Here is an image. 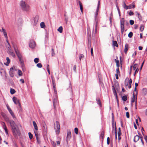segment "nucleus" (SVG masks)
Returning <instances> with one entry per match:
<instances>
[{"mask_svg":"<svg viewBox=\"0 0 147 147\" xmlns=\"http://www.w3.org/2000/svg\"><path fill=\"white\" fill-rule=\"evenodd\" d=\"M53 102L54 107L55 109L56 106L58 105V100L57 98H55L53 99Z\"/></svg>","mask_w":147,"mask_h":147,"instance_id":"nucleus-10","label":"nucleus"},{"mask_svg":"<svg viewBox=\"0 0 147 147\" xmlns=\"http://www.w3.org/2000/svg\"><path fill=\"white\" fill-rule=\"evenodd\" d=\"M116 72L117 74H120V71H119V67H117V68L116 69Z\"/></svg>","mask_w":147,"mask_h":147,"instance_id":"nucleus-56","label":"nucleus"},{"mask_svg":"<svg viewBox=\"0 0 147 147\" xmlns=\"http://www.w3.org/2000/svg\"><path fill=\"white\" fill-rule=\"evenodd\" d=\"M66 88L70 91L71 94L72 95V87L71 86V84L69 83V84L66 85L65 86Z\"/></svg>","mask_w":147,"mask_h":147,"instance_id":"nucleus-4","label":"nucleus"},{"mask_svg":"<svg viewBox=\"0 0 147 147\" xmlns=\"http://www.w3.org/2000/svg\"><path fill=\"white\" fill-rule=\"evenodd\" d=\"M36 66L37 67H38L39 68H41L42 67V65L41 63H38Z\"/></svg>","mask_w":147,"mask_h":147,"instance_id":"nucleus-48","label":"nucleus"},{"mask_svg":"<svg viewBox=\"0 0 147 147\" xmlns=\"http://www.w3.org/2000/svg\"><path fill=\"white\" fill-rule=\"evenodd\" d=\"M138 86V84L137 83H135V88L134 89V91H136V90H137L136 87H137Z\"/></svg>","mask_w":147,"mask_h":147,"instance_id":"nucleus-49","label":"nucleus"},{"mask_svg":"<svg viewBox=\"0 0 147 147\" xmlns=\"http://www.w3.org/2000/svg\"><path fill=\"white\" fill-rule=\"evenodd\" d=\"M112 88L113 92V93H114V95L115 96H117V94L116 91L115 90V88L114 86H112Z\"/></svg>","mask_w":147,"mask_h":147,"instance_id":"nucleus-21","label":"nucleus"},{"mask_svg":"<svg viewBox=\"0 0 147 147\" xmlns=\"http://www.w3.org/2000/svg\"><path fill=\"white\" fill-rule=\"evenodd\" d=\"M121 134V131H118L117 133L118 136H120Z\"/></svg>","mask_w":147,"mask_h":147,"instance_id":"nucleus-62","label":"nucleus"},{"mask_svg":"<svg viewBox=\"0 0 147 147\" xmlns=\"http://www.w3.org/2000/svg\"><path fill=\"white\" fill-rule=\"evenodd\" d=\"M1 125H2V126H3V128L5 127H6L5 125V123L4 122H2V123Z\"/></svg>","mask_w":147,"mask_h":147,"instance_id":"nucleus-58","label":"nucleus"},{"mask_svg":"<svg viewBox=\"0 0 147 147\" xmlns=\"http://www.w3.org/2000/svg\"><path fill=\"white\" fill-rule=\"evenodd\" d=\"M4 130H5V132L6 134L7 135H8V133L7 130V129L6 127H5L3 128Z\"/></svg>","mask_w":147,"mask_h":147,"instance_id":"nucleus-36","label":"nucleus"},{"mask_svg":"<svg viewBox=\"0 0 147 147\" xmlns=\"http://www.w3.org/2000/svg\"><path fill=\"white\" fill-rule=\"evenodd\" d=\"M96 100L97 102V103L98 104L100 107L101 106V103L100 101V99L99 98H96Z\"/></svg>","mask_w":147,"mask_h":147,"instance_id":"nucleus-23","label":"nucleus"},{"mask_svg":"<svg viewBox=\"0 0 147 147\" xmlns=\"http://www.w3.org/2000/svg\"><path fill=\"white\" fill-rule=\"evenodd\" d=\"M6 60L7 61V62L6 63H4V64L5 65L8 66L9 64V63H10V60L9 58V57H7L6 58Z\"/></svg>","mask_w":147,"mask_h":147,"instance_id":"nucleus-16","label":"nucleus"},{"mask_svg":"<svg viewBox=\"0 0 147 147\" xmlns=\"http://www.w3.org/2000/svg\"><path fill=\"white\" fill-rule=\"evenodd\" d=\"M132 82V80L131 79H130L129 80V84H128V88L130 89L131 88V84Z\"/></svg>","mask_w":147,"mask_h":147,"instance_id":"nucleus-24","label":"nucleus"},{"mask_svg":"<svg viewBox=\"0 0 147 147\" xmlns=\"http://www.w3.org/2000/svg\"><path fill=\"white\" fill-rule=\"evenodd\" d=\"M5 119L7 122L9 123L14 136L15 137L17 136H20V131L17 125H16L14 121L13 120H10L7 117H6Z\"/></svg>","mask_w":147,"mask_h":147,"instance_id":"nucleus-1","label":"nucleus"},{"mask_svg":"<svg viewBox=\"0 0 147 147\" xmlns=\"http://www.w3.org/2000/svg\"><path fill=\"white\" fill-rule=\"evenodd\" d=\"M10 93L11 94H14L16 92L15 90L13 88H11L10 89Z\"/></svg>","mask_w":147,"mask_h":147,"instance_id":"nucleus-30","label":"nucleus"},{"mask_svg":"<svg viewBox=\"0 0 147 147\" xmlns=\"http://www.w3.org/2000/svg\"><path fill=\"white\" fill-rule=\"evenodd\" d=\"M129 9H131L132 8H134L135 7V5H134L130 4L128 6Z\"/></svg>","mask_w":147,"mask_h":147,"instance_id":"nucleus-32","label":"nucleus"},{"mask_svg":"<svg viewBox=\"0 0 147 147\" xmlns=\"http://www.w3.org/2000/svg\"><path fill=\"white\" fill-rule=\"evenodd\" d=\"M3 30L4 31L3 34L4 36L6 38V41L7 42H8V37L7 36V32H6L5 29H3Z\"/></svg>","mask_w":147,"mask_h":147,"instance_id":"nucleus-11","label":"nucleus"},{"mask_svg":"<svg viewBox=\"0 0 147 147\" xmlns=\"http://www.w3.org/2000/svg\"><path fill=\"white\" fill-rule=\"evenodd\" d=\"M129 16H133L134 15V13L133 12L130 11L129 13Z\"/></svg>","mask_w":147,"mask_h":147,"instance_id":"nucleus-55","label":"nucleus"},{"mask_svg":"<svg viewBox=\"0 0 147 147\" xmlns=\"http://www.w3.org/2000/svg\"><path fill=\"white\" fill-rule=\"evenodd\" d=\"M115 61L116 63L117 66L118 68L119 67L120 65L119 61L118 60L116 59H115Z\"/></svg>","mask_w":147,"mask_h":147,"instance_id":"nucleus-29","label":"nucleus"},{"mask_svg":"<svg viewBox=\"0 0 147 147\" xmlns=\"http://www.w3.org/2000/svg\"><path fill=\"white\" fill-rule=\"evenodd\" d=\"M47 69L49 74H50L49 70V66L48 64L47 65Z\"/></svg>","mask_w":147,"mask_h":147,"instance_id":"nucleus-39","label":"nucleus"},{"mask_svg":"<svg viewBox=\"0 0 147 147\" xmlns=\"http://www.w3.org/2000/svg\"><path fill=\"white\" fill-rule=\"evenodd\" d=\"M112 122H113V121L114 122V116L113 115V113H112Z\"/></svg>","mask_w":147,"mask_h":147,"instance_id":"nucleus-59","label":"nucleus"},{"mask_svg":"<svg viewBox=\"0 0 147 147\" xmlns=\"http://www.w3.org/2000/svg\"><path fill=\"white\" fill-rule=\"evenodd\" d=\"M20 5L23 11H27L29 10V6L23 0L21 1L20 3Z\"/></svg>","mask_w":147,"mask_h":147,"instance_id":"nucleus-2","label":"nucleus"},{"mask_svg":"<svg viewBox=\"0 0 147 147\" xmlns=\"http://www.w3.org/2000/svg\"><path fill=\"white\" fill-rule=\"evenodd\" d=\"M15 70V68L14 67H11L9 71V75L11 77H13L14 76L13 74L14 70Z\"/></svg>","mask_w":147,"mask_h":147,"instance_id":"nucleus-8","label":"nucleus"},{"mask_svg":"<svg viewBox=\"0 0 147 147\" xmlns=\"http://www.w3.org/2000/svg\"><path fill=\"white\" fill-rule=\"evenodd\" d=\"M144 28V26L143 25H141L140 27V30L141 31H142Z\"/></svg>","mask_w":147,"mask_h":147,"instance_id":"nucleus-47","label":"nucleus"},{"mask_svg":"<svg viewBox=\"0 0 147 147\" xmlns=\"http://www.w3.org/2000/svg\"><path fill=\"white\" fill-rule=\"evenodd\" d=\"M54 50L53 49H52V55H55Z\"/></svg>","mask_w":147,"mask_h":147,"instance_id":"nucleus-63","label":"nucleus"},{"mask_svg":"<svg viewBox=\"0 0 147 147\" xmlns=\"http://www.w3.org/2000/svg\"><path fill=\"white\" fill-rule=\"evenodd\" d=\"M34 133L35 134V135L36 140H38V138H39L38 137V134L37 133H36L35 131H34Z\"/></svg>","mask_w":147,"mask_h":147,"instance_id":"nucleus-50","label":"nucleus"},{"mask_svg":"<svg viewBox=\"0 0 147 147\" xmlns=\"http://www.w3.org/2000/svg\"><path fill=\"white\" fill-rule=\"evenodd\" d=\"M117 128L116 124H115V139L116 140L117 139Z\"/></svg>","mask_w":147,"mask_h":147,"instance_id":"nucleus-35","label":"nucleus"},{"mask_svg":"<svg viewBox=\"0 0 147 147\" xmlns=\"http://www.w3.org/2000/svg\"><path fill=\"white\" fill-rule=\"evenodd\" d=\"M121 29H124V25H121Z\"/></svg>","mask_w":147,"mask_h":147,"instance_id":"nucleus-61","label":"nucleus"},{"mask_svg":"<svg viewBox=\"0 0 147 147\" xmlns=\"http://www.w3.org/2000/svg\"><path fill=\"white\" fill-rule=\"evenodd\" d=\"M12 100L14 103L16 104H19V106L20 107L21 105L19 102V99L16 97L14 96L13 97Z\"/></svg>","mask_w":147,"mask_h":147,"instance_id":"nucleus-6","label":"nucleus"},{"mask_svg":"<svg viewBox=\"0 0 147 147\" xmlns=\"http://www.w3.org/2000/svg\"><path fill=\"white\" fill-rule=\"evenodd\" d=\"M123 7L125 9H129V7L128 6L126 5L125 3V2H124Z\"/></svg>","mask_w":147,"mask_h":147,"instance_id":"nucleus-26","label":"nucleus"},{"mask_svg":"<svg viewBox=\"0 0 147 147\" xmlns=\"http://www.w3.org/2000/svg\"><path fill=\"white\" fill-rule=\"evenodd\" d=\"M133 34L132 32H130L128 34V36L129 38H131L133 36Z\"/></svg>","mask_w":147,"mask_h":147,"instance_id":"nucleus-40","label":"nucleus"},{"mask_svg":"<svg viewBox=\"0 0 147 147\" xmlns=\"http://www.w3.org/2000/svg\"><path fill=\"white\" fill-rule=\"evenodd\" d=\"M9 112L11 115L12 116V117L13 118H15V116L12 110L11 109L10 110H9Z\"/></svg>","mask_w":147,"mask_h":147,"instance_id":"nucleus-27","label":"nucleus"},{"mask_svg":"<svg viewBox=\"0 0 147 147\" xmlns=\"http://www.w3.org/2000/svg\"><path fill=\"white\" fill-rule=\"evenodd\" d=\"M128 45L127 44H126L125 45L124 52L126 53L128 49Z\"/></svg>","mask_w":147,"mask_h":147,"instance_id":"nucleus-22","label":"nucleus"},{"mask_svg":"<svg viewBox=\"0 0 147 147\" xmlns=\"http://www.w3.org/2000/svg\"><path fill=\"white\" fill-rule=\"evenodd\" d=\"M18 74L20 76H21L22 75V71L20 70H18Z\"/></svg>","mask_w":147,"mask_h":147,"instance_id":"nucleus-38","label":"nucleus"},{"mask_svg":"<svg viewBox=\"0 0 147 147\" xmlns=\"http://www.w3.org/2000/svg\"><path fill=\"white\" fill-rule=\"evenodd\" d=\"M140 138V137L139 136L137 135H136L134 136V141L135 142H137L139 140Z\"/></svg>","mask_w":147,"mask_h":147,"instance_id":"nucleus-13","label":"nucleus"},{"mask_svg":"<svg viewBox=\"0 0 147 147\" xmlns=\"http://www.w3.org/2000/svg\"><path fill=\"white\" fill-rule=\"evenodd\" d=\"M75 132L76 134H78V129L77 127H76L74 129Z\"/></svg>","mask_w":147,"mask_h":147,"instance_id":"nucleus-43","label":"nucleus"},{"mask_svg":"<svg viewBox=\"0 0 147 147\" xmlns=\"http://www.w3.org/2000/svg\"><path fill=\"white\" fill-rule=\"evenodd\" d=\"M78 3H79V4L80 6V9L81 11L82 12H83V6L82 5V3H81L80 1H78Z\"/></svg>","mask_w":147,"mask_h":147,"instance_id":"nucleus-19","label":"nucleus"},{"mask_svg":"<svg viewBox=\"0 0 147 147\" xmlns=\"http://www.w3.org/2000/svg\"><path fill=\"white\" fill-rule=\"evenodd\" d=\"M36 46V43L33 40H31L29 44V47L32 49L34 48Z\"/></svg>","mask_w":147,"mask_h":147,"instance_id":"nucleus-7","label":"nucleus"},{"mask_svg":"<svg viewBox=\"0 0 147 147\" xmlns=\"http://www.w3.org/2000/svg\"><path fill=\"white\" fill-rule=\"evenodd\" d=\"M116 124L115 123V124L114 123V122L113 121L112 122V127L113 128V130L114 129L115 130V124Z\"/></svg>","mask_w":147,"mask_h":147,"instance_id":"nucleus-51","label":"nucleus"},{"mask_svg":"<svg viewBox=\"0 0 147 147\" xmlns=\"http://www.w3.org/2000/svg\"><path fill=\"white\" fill-rule=\"evenodd\" d=\"M142 134H143V135L144 136V138L146 142L147 141V136H146V135H144V134H143V132H142Z\"/></svg>","mask_w":147,"mask_h":147,"instance_id":"nucleus-54","label":"nucleus"},{"mask_svg":"<svg viewBox=\"0 0 147 147\" xmlns=\"http://www.w3.org/2000/svg\"><path fill=\"white\" fill-rule=\"evenodd\" d=\"M71 136V133L70 131H67V140H69Z\"/></svg>","mask_w":147,"mask_h":147,"instance_id":"nucleus-12","label":"nucleus"},{"mask_svg":"<svg viewBox=\"0 0 147 147\" xmlns=\"http://www.w3.org/2000/svg\"><path fill=\"white\" fill-rule=\"evenodd\" d=\"M58 31L60 33H62L63 31V28L61 26H60L57 29Z\"/></svg>","mask_w":147,"mask_h":147,"instance_id":"nucleus-31","label":"nucleus"},{"mask_svg":"<svg viewBox=\"0 0 147 147\" xmlns=\"http://www.w3.org/2000/svg\"><path fill=\"white\" fill-rule=\"evenodd\" d=\"M98 11H96L95 13V14L94 15V18H95V22L96 23V24L95 26V31L96 32V31L97 29V24L98 22V20L97 19V16L98 15Z\"/></svg>","mask_w":147,"mask_h":147,"instance_id":"nucleus-5","label":"nucleus"},{"mask_svg":"<svg viewBox=\"0 0 147 147\" xmlns=\"http://www.w3.org/2000/svg\"><path fill=\"white\" fill-rule=\"evenodd\" d=\"M32 122H33V126L34 127L36 131H37L38 129V127H37V125L36 124V123L34 121H33Z\"/></svg>","mask_w":147,"mask_h":147,"instance_id":"nucleus-14","label":"nucleus"},{"mask_svg":"<svg viewBox=\"0 0 147 147\" xmlns=\"http://www.w3.org/2000/svg\"><path fill=\"white\" fill-rule=\"evenodd\" d=\"M20 81L23 84L24 83V80L22 79H20Z\"/></svg>","mask_w":147,"mask_h":147,"instance_id":"nucleus-60","label":"nucleus"},{"mask_svg":"<svg viewBox=\"0 0 147 147\" xmlns=\"http://www.w3.org/2000/svg\"><path fill=\"white\" fill-rule=\"evenodd\" d=\"M110 143V138L109 137H108L107 139V144H109Z\"/></svg>","mask_w":147,"mask_h":147,"instance_id":"nucleus-53","label":"nucleus"},{"mask_svg":"<svg viewBox=\"0 0 147 147\" xmlns=\"http://www.w3.org/2000/svg\"><path fill=\"white\" fill-rule=\"evenodd\" d=\"M124 19L123 18H122L120 20V24L121 25H124Z\"/></svg>","mask_w":147,"mask_h":147,"instance_id":"nucleus-34","label":"nucleus"},{"mask_svg":"<svg viewBox=\"0 0 147 147\" xmlns=\"http://www.w3.org/2000/svg\"><path fill=\"white\" fill-rule=\"evenodd\" d=\"M130 24L131 25H133L134 23V22L133 20H130L129 21Z\"/></svg>","mask_w":147,"mask_h":147,"instance_id":"nucleus-52","label":"nucleus"},{"mask_svg":"<svg viewBox=\"0 0 147 147\" xmlns=\"http://www.w3.org/2000/svg\"><path fill=\"white\" fill-rule=\"evenodd\" d=\"M40 26L42 28H44L45 27V25L44 22H42L40 24Z\"/></svg>","mask_w":147,"mask_h":147,"instance_id":"nucleus-28","label":"nucleus"},{"mask_svg":"<svg viewBox=\"0 0 147 147\" xmlns=\"http://www.w3.org/2000/svg\"><path fill=\"white\" fill-rule=\"evenodd\" d=\"M39 19V17L38 16H36L34 19V23L35 24H37Z\"/></svg>","mask_w":147,"mask_h":147,"instance_id":"nucleus-18","label":"nucleus"},{"mask_svg":"<svg viewBox=\"0 0 147 147\" xmlns=\"http://www.w3.org/2000/svg\"><path fill=\"white\" fill-rule=\"evenodd\" d=\"M129 80L128 78H126L125 82V85L126 86H127L128 85V84H129Z\"/></svg>","mask_w":147,"mask_h":147,"instance_id":"nucleus-17","label":"nucleus"},{"mask_svg":"<svg viewBox=\"0 0 147 147\" xmlns=\"http://www.w3.org/2000/svg\"><path fill=\"white\" fill-rule=\"evenodd\" d=\"M14 49L16 55H20V53L18 49H16L15 48H14Z\"/></svg>","mask_w":147,"mask_h":147,"instance_id":"nucleus-33","label":"nucleus"},{"mask_svg":"<svg viewBox=\"0 0 147 147\" xmlns=\"http://www.w3.org/2000/svg\"><path fill=\"white\" fill-rule=\"evenodd\" d=\"M113 45L114 46H115L117 47L118 46V45L117 43V42L116 41L113 40Z\"/></svg>","mask_w":147,"mask_h":147,"instance_id":"nucleus-25","label":"nucleus"},{"mask_svg":"<svg viewBox=\"0 0 147 147\" xmlns=\"http://www.w3.org/2000/svg\"><path fill=\"white\" fill-rule=\"evenodd\" d=\"M34 61L36 63H38L39 62V59L37 58H35L34 59Z\"/></svg>","mask_w":147,"mask_h":147,"instance_id":"nucleus-45","label":"nucleus"},{"mask_svg":"<svg viewBox=\"0 0 147 147\" xmlns=\"http://www.w3.org/2000/svg\"><path fill=\"white\" fill-rule=\"evenodd\" d=\"M28 135L29 136V138L30 139H32L33 138V135L32 134H31V133L30 132L28 133Z\"/></svg>","mask_w":147,"mask_h":147,"instance_id":"nucleus-46","label":"nucleus"},{"mask_svg":"<svg viewBox=\"0 0 147 147\" xmlns=\"http://www.w3.org/2000/svg\"><path fill=\"white\" fill-rule=\"evenodd\" d=\"M123 100L124 101H125L127 100V96H123L122 97Z\"/></svg>","mask_w":147,"mask_h":147,"instance_id":"nucleus-41","label":"nucleus"},{"mask_svg":"<svg viewBox=\"0 0 147 147\" xmlns=\"http://www.w3.org/2000/svg\"><path fill=\"white\" fill-rule=\"evenodd\" d=\"M104 132L103 131H102L100 134V136L102 138V139H103L104 136Z\"/></svg>","mask_w":147,"mask_h":147,"instance_id":"nucleus-44","label":"nucleus"},{"mask_svg":"<svg viewBox=\"0 0 147 147\" xmlns=\"http://www.w3.org/2000/svg\"><path fill=\"white\" fill-rule=\"evenodd\" d=\"M135 99H137V97H136L135 96L134 94V92L133 94V97L131 99V102L132 103H133L135 102Z\"/></svg>","mask_w":147,"mask_h":147,"instance_id":"nucleus-15","label":"nucleus"},{"mask_svg":"<svg viewBox=\"0 0 147 147\" xmlns=\"http://www.w3.org/2000/svg\"><path fill=\"white\" fill-rule=\"evenodd\" d=\"M7 43V44L6 45V48L8 49V50L10 52V51H9L10 50V48H11V46L8 42Z\"/></svg>","mask_w":147,"mask_h":147,"instance_id":"nucleus-20","label":"nucleus"},{"mask_svg":"<svg viewBox=\"0 0 147 147\" xmlns=\"http://www.w3.org/2000/svg\"><path fill=\"white\" fill-rule=\"evenodd\" d=\"M100 4V1H98V6H97V8L96 11H99Z\"/></svg>","mask_w":147,"mask_h":147,"instance_id":"nucleus-42","label":"nucleus"},{"mask_svg":"<svg viewBox=\"0 0 147 147\" xmlns=\"http://www.w3.org/2000/svg\"><path fill=\"white\" fill-rule=\"evenodd\" d=\"M73 70L74 71H76V65H74L73 67Z\"/></svg>","mask_w":147,"mask_h":147,"instance_id":"nucleus-64","label":"nucleus"},{"mask_svg":"<svg viewBox=\"0 0 147 147\" xmlns=\"http://www.w3.org/2000/svg\"><path fill=\"white\" fill-rule=\"evenodd\" d=\"M54 127L56 133L57 134H59L60 132V126L59 122L58 121H56L54 123Z\"/></svg>","mask_w":147,"mask_h":147,"instance_id":"nucleus-3","label":"nucleus"},{"mask_svg":"<svg viewBox=\"0 0 147 147\" xmlns=\"http://www.w3.org/2000/svg\"><path fill=\"white\" fill-rule=\"evenodd\" d=\"M137 68H138L137 64L136 63L134 64L133 66V70H135Z\"/></svg>","mask_w":147,"mask_h":147,"instance_id":"nucleus-37","label":"nucleus"},{"mask_svg":"<svg viewBox=\"0 0 147 147\" xmlns=\"http://www.w3.org/2000/svg\"><path fill=\"white\" fill-rule=\"evenodd\" d=\"M18 58L19 59V61L21 63V66L23 67L24 66V61L23 59H22V56H18Z\"/></svg>","mask_w":147,"mask_h":147,"instance_id":"nucleus-9","label":"nucleus"},{"mask_svg":"<svg viewBox=\"0 0 147 147\" xmlns=\"http://www.w3.org/2000/svg\"><path fill=\"white\" fill-rule=\"evenodd\" d=\"M126 116L127 118H129V113L128 112H127L126 113Z\"/></svg>","mask_w":147,"mask_h":147,"instance_id":"nucleus-57","label":"nucleus"}]
</instances>
